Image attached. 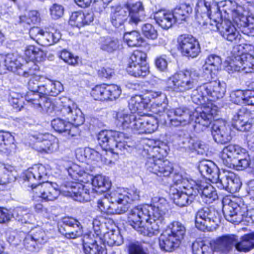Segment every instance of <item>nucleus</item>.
<instances>
[{
    "mask_svg": "<svg viewBox=\"0 0 254 254\" xmlns=\"http://www.w3.org/2000/svg\"><path fill=\"white\" fill-rule=\"evenodd\" d=\"M48 174L46 167L41 164L35 165L26 171L23 176L25 182H28L36 195L46 201H54L61 193L58 185L55 183L46 181L38 183L45 180Z\"/></svg>",
    "mask_w": 254,
    "mask_h": 254,
    "instance_id": "f257e3e1",
    "label": "nucleus"
},
{
    "mask_svg": "<svg viewBox=\"0 0 254 254\" xmlns=\"http://www.w3.org/2000/svg\"><path fill=\"white\" fill-rule=\"evenodd\" d=\"M167 200L164 197L155 196L152 198L149 204L138 205L132 208L129 212L127 217L128 224L135 230L139 228L144 222H147L153 216L155 210L158 213L163 208H168Z\"/></svg>",
    "mask_w": 254,
    "mask_h": 254,
    "instance_id": "f03ea898",
    "label": "nucleus"
},
{
    "mask_svg": "<svg viewBox=\"0 0 254 254\" xmlns=\"http://www.w3.org/2000/svg\"><path fill=\"white\" fill-rule=\"evenodd\" d=\"M200 73L196 69L191 68L180 71L169 77L166 88L168 91L176 92H186L193 88L197 84Z\"/></svg>",
    "mask_w": 254,
    "mask_h": 254,
    "instance_id": "7ed1b4c3",
    "label": "nucleus"
},
{
    "mask_svg": "<svg viewBox=\"0 0 254 254\" xmlns=\"http://www.w3.org/2000/svg\"><path fill=\"white\" fill-rule=\"evenodd\" d=\"M221 163L226 167H235L237 170H244L250 164V158L246 150L236 145H229L222 151Z\"/></svg>",
    "mask_w": 254,
    "mask_h": 254,
    "instance_id": "20e7f679",
    "label": "nucleus"
},
{
    "mask_svg": "<svg viewBox=\"0 0 254 254\" xmlns=\"http://www.w3.org/2000/svg\"><path fill=\"white\" fill-rule=\"evenodd\" d=\"M32 73L29 76H32L28 82V88L29 90L25 96V100L30 106L39 111L42 110V105L46 103L49 98L42 96L40 88L44 87V83H42L41 79L42 77L35 75L30 69L28 71Z\"/></svg>",
    "mask_w": 254,
    "mask_h": 254,
    "instance_id": "39448f33",
    "label": "nucleus"
},
{
    "mask_svg": "<svg viewBox=\"0 0 254 254\" xmlns=\"http://www.w3.org/2000/svg\"><path fill=\"white\" fill-rule=\"evenodd\" d=\"M195 221L196 227L200 230L210 231L215 229L220 221L219 214L214 209L203 207L196 212Z\"/></svg>",
    "mask_w": 254,
    "mask_h": 254,
    "instance_id": "423d86ee",
    "label": "nucleus"
},
{
    "mask_svg": "<svg viewBox=\"0 0 254 254\" xmlns=\"http://www.w3.org/2000/svg\"><path fill=\"white\" fill-rule=\"evenodd\" d=\"M71 101L66 97L55 99L52 101L50 98L43 105L42 110L38 112L52 114L55 113L58 116L64 117L68 121L72 118L70 116L73 109L70 106Z\"/></svg>",
    "mask_w": 254,
    "mask_h": 254,
    "instance_id": "0eeeda50",
    "label": "nucleus"
},
{
    "mask_svg": "<svg viewBox=\"0 0 254 254\" xmlns=\"http://www.w3.org/2000/svg\"><path fill=\"white\" fill-rule=\"evenodd\" d=\"M157 210H155L153 216L147 222H144L139 228L135 230L140 234L148 237L157 235L160 232L162 225L164 223L165 216L168 212V208L160 211L158 213Z\"/></svg>",
    "mask_w": 254,
    "mask_h": 254,
    "instance_id": "6e6552de",
    "label": "nucleus"
},
{
    "mask_svg": "<svg viewBox=\"0 0 254 254\" xmlns=\"http://www.w3.org/2000/svg\"><path fill=\"white\" fill-rule=\"evenodd\" d=\"M61 191L66 196H69L75 201L84 202L90 201V189L89 185L76 182H66L62 186Z\"/></svg>",
    "mask_w": 254,
    "mask_h": 254,
    "instance_id": "1a4fd4ad",
    "label": "nucleus"
},
{
    "mask_svg": "<svg viewBox=\"0 0 254 254\" xmlns=\"http://www.w3.org/2000/svg\"><path fill=\"white\" fill-rule=\"evenodd\" d=\"M225 69L229 73L241 71L245 73L254 72V57L249 54L235 57L228 62Z\"/></svg>",
    "mask_w": 254,
    "mask_h": 254,
    "instance_id": "9d476101",
    "label": "nucleus"
},
{
    "mask_svg": "<svg viewBox=\"0 0 254 254\" xmlns=\"http://www.w3.org/2000/svg\"><path fill=\"white\" fill-rule=\"evenodd\" d=\"M112 200L118 201L121 206L123 213L127 211L129 203L140 198V191L136 188L130 189H118L111 192Z\"/></svg>",
    "mask_w": 254,
    "mask_h": 254,
    "instance_id": "9b49d317",
    "label": "nucleus"
},
{
    "mask_svg": "<svg viewBox=\"0 0 254 254\" xmlns=\"http://www.w3.org/2000/svg\"><path fill=\"white\" fill-rule=\"evenodd\" d=\"M177 41L178 49L185 56L194 58L200 52L199 44L192 35L182 34L179 36Z\"/></svg>",
    "mask_w": 254,
    "mask_h": 254,
    "instance_id": "f8f14e48",
    "label": "nucleus"
},
{
    "mask_svg": "<svg viewBox=\"0 0 254 254\" xmlns=\"http://www.w3.org/2000/svg\"><path fill=\"white\" fill-rule=\"evenodd\" d=\"M196 18L197 21L209 17L214 14L215 18L221 16L219 7L214 0H199L195 7Z\"/></svg>",
    "mask_w": 254,
    "mask_h": 254,
    "instance_id": "ddd939ff",
    "label": "nucleus"
},
{
    "mask_svg": "<svg viewBox=\"0 0 254 254\" xmlns=\"http://www.w3.org/2000/svg\"><path fill=\"white\" fill-rule=\"evenodd\" d=\"M216 115V108L209 106L204 107L199 113L195 112L192 113V117L195 123L193 125L194 129L198 132L204 130L209 127L212 119Z\"/></svg>",
    "mask_w": 254,
    "mask_h": 254,
    "instance_id": "4468645a",
    "label": "nucleus"
},
{
    "mask_svg": "<svg viewBox=\"0 0 254 254\" xmlns=\"http://www.w3.org/2000/svg\"><path fill=\"white\" fill-rule=\"evenodd\" d=\"M252 116L250 111L242 107L234 115L232 126L241 131H249L254 124Z\"/></svg>",
    "mask_w": 254,
    "mask_h": 254,
    "instance_id": "2eb2a0df",
    "label": "nucleus"
},
{
    "mask_svg": "<svg viewBox=\"0 0 254 254\" xmlns=\"http://www.w3.org/2000/svg\"><path fill=\"white\" fill-rule=\"evenodd\" d=\"M247 211V206L244 204L239 205L234 202L224 204L223 212L226 219L231 223L238 224L243 221Z\"/></svg>",
    "mask_w": 254,
    "mask_h": 254,
    "instance_id": "dca6fc26",
    "label": "nucleus"
},
{
    "mask_svg": "<svg viewBox=\"0 0 254 254\" xmlns=\"http://www.w3.org/2000/svg\"><path fill=\"white\" fill-rule=\"evenodd\" d=\"M211 134L215 142L225 144L232 139L231 128L227 123L222 120L215 121L211 127Z\"/></svg>",
    "mask_w": 254,
    "mask_h": 254,
    "instance_id": "f3484780",
    "label": "nucleus"
},
{
    "mask_svg": "<svg viewBox=\"0 0 254 254\" xmlns=\"http://www.w3.org/2000/svg\"><path fill=\"white\" fill-rule=\"evenodd\" d=\"M147 170L159 176L168 177L173 171L172 164L168 160L149 158L145 164Z\"/></svg>",
    "mask_w": 254,
    "mask_h": 254,
    "instance_id": "a211bd4d",
    "label": "nucleus"
},
{
    "mask_svg": "<svg viewBox=\"0 0 254 254\" xmlns=\"http://www.w3.org/2000/svg\"><path fill=\"white\" fill-rule=\"evenodd\" d=\"M133 127L135 131L139 134L152 133L158 127V121L155 117L143 113V115H138Z\"/></svg>",
    "mask_w": 254,
    "mask_h": 254,
    "instance_id": "6ab92c4d",
    "label": "nucleus"
},
{
    "mask_svg": "<svg viewBox=\"0 0 254 254\" xmlns=\"http://www.w3.org/2000/svg\"><path fill=\"white\" fill-rule=\"evenodd\" d=\"M169 147L167 145L162 141L150 140L144 147L142 155L147 159L153 158L155 159H162L167 156Z\"/></svg>",
    "mask_w": 254,
    "mask_h": 254,
    "instance_id": "aec40b11",
    "label": "nucleus"
},
{
    "mask_svg": "<svg viewBox=\"0 0 254 254\" xmlns=\"http://www.w3.org/2000/svg\"><path fill=\"white\" fill-rule=\"evenodd\" d=\"M172 114H174V118L170 120L171 125L174 127L185 126L193 121L192 112L186 107L172 109L167 113L169 117L172 116Z\"/></svg>",
    "mask_w": 254,
    "mask_h": 254,
    "instance_id": "412c9836",
    "label": "nucleus"
},
{
    "mask_svg": "<svg viewBox=\"0 0 254 254\" xmlns=\"http://www.w3.org/2000/svg\"><path fill=\"white\" fill-rule=\"evenodd\" d=\"M174 203L180 207H185L190 204L194 200L197 190L192 188L183 189L179 190L177 189H171Z\"/></svg>",
    "mask_w": 254,
    "mask_h": 254,
    "instance_id": "4be33fe9",
    "label": "nucleus"
},
{
    "mask_svg": "<svg viewBox=\"0 0 254 254\" xmlns=\"http://www.w3.org/2000/svg\"><path fill=\"white\" fill-rule=\"evenodd\" d=\"M179 145L186 150L192 152H196L202 155L207 149L206 145L202 141L193 138L189 135L180 136L178 140Z\"/></svg>",
    "mask_w": 254,
    "mask_h": 254,
    "instance_id": "5701e85b",
    "label": "nucleus"
},
{
    "mask_svg": "<svg viewBox=\"0 0 254 254\" xmlns=\"http://www.w3.org/2000/svg\"><path fill=\"white\" fill-rule=\"evenodd\" d=\"M63 227L60 231L68 239H75L81 236L83 233L79 222L73 218H65L63 220Z\"/></svg>",
    "mask_w": 254,
    "mask_h": 254,
    "instance_id": "b1692460",
    "label": "nucleus"
},
{
    "mask_svg": "<svg viewBox=\"0 0 254 254\" xmlns=\"http://www.w3.org/2000/svg\"><path fill=\"white\" fill-rule=\"evenodd\" d=\"M219 32L225 40L235 44H240L242 36L230 20H222L219 27Z\"/></svg>",
    "mask_w": 254,
    "mask_h": 254,
    "instance_id": "393cba45",
    "label": "nucleus"
},
{
    "mask_svg": "<svg viewBox=\"0 0 254 254\" xmlns=\"http://www.w3.org/2000/svg\"><path fill=\"white\" fill-rule=\"evenodd\" d=\"M193 190L201 194L202 198L205 200L206 203H210L218 198V195L215 189L210 184L204 181H195V186H193Z\"/></svg>",
    "mask_w": 254,
    "mask_h": 254,
    "instance_id": "a878e982",
    "label": "nucleus"
},
{
    "mask_svg": "<svg viewBox=\"0 0 254 254\" xmlns=\"http://www.w3.org/2000/svg\"><path fill=\"white\" fill-rule=\"evenodd\" d=\"M203 84L208 100L215 101L224 96L226 92V85L224 83L214 80Z\"/></svg>",
    "mask_w": 254,
    "mask_h": 254,
    "instance_id": "bb28decb",
    "label": "nucleus"
},
{
    "mask_svg": "<svg viewBox=\"0 0 254 254\" xmlns=\"http://www.w3.org/2000/svg\"><path fill=\"white\" fill-rule=\"evenodd\" d=\"M5 69L11 71L16 74L27 77L31 72H27L25 70V66L22 65L16 56L13 54H8L4 56L2 63Z\"/></svg>",
    "mask_w": 254,
    "mask_h": 254,
    "instance_id": "cd10ccee",
    "label": "nucleus"
},
{
    "mask_svg": "<svg viewBox=\"0 0 254 254\" xmlns=\"http://www.w3.org/2000/svg\"><path fill=\"white\" fill-rule=\"evenodd\" d=\"M38 141L36 143V147L38 151L45 153H52L58 148L57 139L50 134L39 135Z\"/></svg>",
    "mask_w": 254,
    "mask_h": 254,
    "instance_id": "c85d7f7f",
    "label": "nucleus"
},
{
    "mask_svg": "<svg viewBox=\"0 0 254 254\" xmlns=\"http://www.w3.org/2000/svg\"><path fill=\"white\" fill-rule=\"evenodd\" d=\"M225 5L229 7L228 10L232 12L234 22L242 30L251 17H248L242 12V7L241 6H238L235 1L226 0Z\"/></svg>",
    "mask_w": 254,
    "mask_h": 254,
    "instance_id": "c756f323",
    "label": "nucleus"
},
{
    "mask_svg": "<svg viewBox=\"0 0 254 254\" xmlns=\"http://www.w3.org/2000/svg\"><path fill=\"white\" fill-rule=\"evenodd\" d=\"M123 133L113 130H102L98 134L97 139L99 145L106 150H110L114 146L116 138L122 137Z\"/></svg>",
    "mask_w": 254,
    "mask_h": 254,
    "instance_id": "7c9ffc66",
    "label": "nucleus"
},
{
    "mask_svg": "<svg viewBox=\"0 0 254 254\" xmlns=\"http://www.w3.org/2000/svg\"><path fill=\"white\" fill-rule=\"evenodd\" d=\"M238 236L235 235H226L217 238L213 242L215 251L227 253L231 251L237 242Z\"/></svg>",
    "mask_w": 254,
    "mask_h": 254,
    "instance_id": "2f4dec72",
    "label": "nucleus"
},
{
    "mask_svg": "<svg viewBox=\"0 0 254 254\" xmlns=\"http://www.w3.org/2000/svg\"><path fill=\"white\" fill-rule=\"evenodd\" d=\"M129 9L128 15L129 17V23L134 26H137L139 23L144 20L145 15L142 2L137 1L131 5H127V7Z\"/></svg>",
    "mask_w": 254,
    "mask_h": 254,
    "instance_id": "473e14b6",
    "label": "nucleus"
},
{
    "mask_svg": "<svg viewBox=\"0 0 254 254\" xmlns=\"http://www.w3.org/2000/svg\"><path fill=\"white\" fill-rule=\"evenodd\" d=\"M137 118L136 115L129 114L125 109H120L117 113L116 123L119 127L123 129L131 128L135 131L133 125Z\"/></svg>",
    "mask_w": 254,
    "mask_h": 254,
    "instance_id": "72a5a7b5",
    "label": "nucleus"
},
{
    "mask_svg": "<svg viewBox=\"0 0 254 254\" xmlns=\"http://www.w3.org/2000/svg\"><path fill=\"white\" fill-rule=\"evenodd\" d=\"M16 145L14 143V137L7 131L0 130V151L9 154L14 152Z\"/></svg>",
    "mask_w": 254,
    "mask_h": 254,
    "instance_id": "f704fd0d",
    "label": "nucleus"
},
{
    "mask_svg": "<svg viewBox=\"0 0 254 254\" xmlns=\"http://www.w3.org/2000/svg\"><path fill=\"white\" fill-rule=\"evenodd\" d=\"M111 204L107 198H100L97 200V206L101 211L110 214H122L121 206L118 201L114 202L112 200L111 193L110 194Z\"/></svg>",
    "mask_w": 254,
    "mask_h": 254,
    "instance_id": "c9c22d12",
    "label": "nucleus"
},
{
    "mask_svg": "<svg viewBox=\"0 0 254 254\" xmlns=\"http://www.w3.org/2000/svg\"><path fill=\"white\" fill-rule=\"evenodd\" d=\"M42 93V96L49 98L48 96H56L63 90L62 84L58 81H52L45 79L44 87L40 88Z\"/></svg>",
    "mask_w": 254,
    "mask_h": 254,
    "instance_id": "e433bc0d",
    "label": "nucleus"
},
{
    "mask_svg": "<svg viewBox=\"0 0 254 254\" xmlns=\"http://www.w3.org/2000/svg\"><path fill=\"white\" fill-rule=\"evenodd\" d=\"M156 23L164 29H168L175 22L172 13L165 10H160L154 14Z\"/></svg>",
    "mask_w": 254,
    "mask_h": 254,
    "instance_id": "4c0bfd02",
    "label": "nucleus"
},
{
    "mask_svg": "<svg viewBox=\"0 0 254 254\" xmlns=\"http://www.w3.org/2000/svg\"><path fill=\"white\" fill-rule=\"evenodd\" d=\"M111 183L109 178L102 175H97L94 177L93 185L90 189V195L94 191L102 193L106 192L111 188Z\"/></svg>",
    "mask_w": 254,
    "mask_h": 254,
    "instance_id": "58836bf2",
    "label": "nucleus"
},
{
    "mask_svg": "<svg viewBox=\"0 0 254 254\" xmlns=\"http://www.w3.org/2000/svg\"><path fill=\"white\" fill-rule=\"evenodd\" d=\"M236 249L241 253H248L254 249V231L243 236L235 244Z\"/></svg>",
    "mask_w": 254,
    "mask_h": 254,
    "instance_id": "ea45409f",
    "label": "nucleus"
},
{
    "mask_svg": "<svg viewBox=\"0 0 254 254\" xmlns=\"http://www.w3.org/2000/svg\"><path fill=\"white\" fill-rule=\"evenodd\" d=\"M99 45L101 50L113 53L120 47V42L117 38L111 36L101 37L99 39Z\"/></svg>",
    "mask_w": 254,
    "mask_h": 254,
    "instance_id": "a19ab883",
    "label": "nucleus"
},
{
    "mask_svg": "<svg viewBox=\"0 0 254 254\" xmlns=\"http://www.w3.org/2000/svg\"><path fill=\"white\" fill-rule=\"evenodd\" d=\"M129 9L120 6L116 7L114 11L111 13V21L114 26L119 28L127 19Z\"/></svg>",
    "mask_w": 254,
    "mask_h": 254,
    "instance_id": "79ce46f5",
    "label": "nucleus"
},
{
    "mask_svg": "<svg viewBox=\"0 0 254 254\" xmlns=\"http://www.w3.org/2000/svg\"><path fill=\"white\" fill-rule=\"evenodd\" d=\"M200 173L202 176L208 177L212 181L216 177L218 178L219 170L211 161H203L200 163L198 167Z\"/></svg>",
    "mask_w": 254,
    "mask_h": 254,
    "instance_id": "37998d69",
    "label": "nucleus"
},
{
    "mask_svg": "<svg viewBox=\"0 0 254 254\" xmlns=\"http://www.w3.org/2000/svg\"><path fill=\"white\" fill-rule=\"evenodd\" d=\"M51 124L53 128L57 132H66L72 136L75 135L74 130H76V127H72L67 120L66 121L58 118L54 119Z\"/></svg>",
    "mask_w": 254,
    "mask_h": 254,
    "instance_id": "c03bdc74",
    "label": "nucleus"
},
{
    "mask_svg": "<svg viewBox=\"0 0 254 254\" xmlns=\"http://www.w3.org/2000/svg\"><path fill=\"white\" fill-rule=\"evenodd\" d=\"M159 246L163 251L170 252L173 251L175 248L179 247V242H177L175 238L169 234V232H165L161 234L159 239Z\"/></svg>",
    "mask_w": 254,
    "mask_h": 254,
    "instance_id": "a18cd8bd",
    "label": "nucleus"
},
{
    "mask_svg": "<svg viewBox=\"0 0 254 254\" xmlns=\"http://www.w3.org/2000/svg\"><path fill=\"white\" fill-rule=\"evenodd\" d=\"M186 231V228L182 223L174 221L168 226V229L166 232H169V234L180 243L184 238Z\"/></svg>",
    "mask_w": 254,
    "mask_h": 254,
    "instance_id": "49530a36",
    "label": "nucleus"
},
{
    "mask_svg": "<svg viewBox=\"0 0 254 254\" xmlns=\"http://www.w3.org/2000/svg\"><path fill=\"white\" fill-rule=\"evenodd\" d=\"M101 240L104 244L109 246H120L123 243V239L119 231L113 230L105 233Z\"/></svg>",
    "mask_w": 254,
    "mask_h": 254,
    "instance_id": "de8ad7c7",
    "label": "nucleus"
},
{
    "mask_svg": "<svg viewBox=\"0 0 254 254\" xmlns=\"http://www.w3.org/2000/svg\"><path fill=\"white\" fill-rule=\"evenodd\" d=\"M193 254H213V244L206 241L194 242L192 245Z\"/></svg>",
    "mask_w": 254,
    "mask_h": 254,
    "instance_id": "09e8293b",
    "label": "nucleus"
},
{
    "mask_svg": "<svg viewBox=\"0 0 254 254\" xmlns=\"http://www.w3.org/2000/svg\"><path fill=\"white\" fill-rule=\"evenodd\" d=\"M127 70L129 74L136 77H145L149 72L148 65L144 64H128Z\"/></svg>",
    "mask_w": 254,
    "mask_h": 254,
    "instance_id": "8fccbe9b",
    "label": "nucleus"
},
{
    "mask_svg": "<svg viewBox=\"0 0 254 254\" xmlns=\"http://www.w3.org/2000/svg\"><path fill=\"white\" fill-rule=\"evenodd\" d=\"M147 105L144 103L142 96L135 95L131 97L128 101V107L132 113L137 112L141 114L147 108Z\"/></svg>",
    "mask_w": 254,
    "mask_h": 254,
    "instance_id": "3c124183",
    "label": "nucleus"
},
{
    "mask_svg": "<svg viewBox=\"0 0 254 254\" xmlns=\"http://www.w3.org/2000/svg\"><path fill=\"white\" fill-rule=\"evenodd\" d=\"M192 11L191 7L187 4H182L176 7L173 10L172 14L175 21L185 20L189 17Z\"/></svg>",
    "mask_w": 254,
    "mask_h": 254,
    "instance_id": "603ef678",
    "label": "nucleus"
},
{
    "mask_svg": "<svg viewBox=\"0 0 254 254\" xmlns=\"http://www.w3.org/2000/svg\"><path fill=\"white\" fill-rule=\"evenodd\" d=\"M124 39L127 45L130 47L140 46L144 41L140 33L136 31L125 33Z\"/></svg>",
    "mask_w": 254,
    "mask_h": 254,
    "instance_id": "864d4df0",
    "label": "nucleus"
},
{
    "mask_svg": "<svg viewBox=\"0 0 254 254\" xmlns=\"http://www.w3.org/2000/svg\"><path fill=\"white\" fill-rule=\"evenodd\" d=\"M191 99L193 102L200 104L208 100L204 84H202L193 90L191 94Z\"/></svg>",
    "mask_w": 254,
    "mask_h": 254,
    "instance_id": "5fc2aeb1",
    "label": "nucleus"
},
{
    "mask_svg": "<svg viewBox=\"0 0 254 254\" xmlns=\"http://www.w3.org/2000/svg\"><path fill=\"white\" fill-rule=\"evenodd\" d=\"M221 20V15L219 18H215L214 14L209 17V19H205L204 20L202 19L199 20V24L201 25L203 29H207L210 31H219V27H220L219 21Z\"/></svg>",
    "mask_w": 254,
    "mask_h": 254,
    "instance_id": "6e6d98bb",
    "label": "nucleus"
},
{
    "mask_svg": "<svg viewBox=\"0 0 254 254\" xmlns=\"http://www.w3.org/2000/svg\"><path fill=\"white\" fill-rule=\"evenodd\" d=\"M231 172L223 170L218 173V178L216 177L212 181L217 185V187L221 190H227L228 187L229 181Z\"/></svg>",
    "mask_w": 254,
    "mask_h": 254,
    "instance_id": "4d7b16f0",
    "label": "nucleus"
},
{
    "mask_svg": "<svg viewBox=\"0 0 254 254\" xmlns=\"http://www.w3.org/2000/svg\"><path fill=\"white\" fill-rule=\"evenodd\" d=\"M61 38L59 32L55 31L54 33L45 32L41 36L40 44L45 46H50L57 43Z\"/></svg>",
    "mask_w": 254,
    "mask_h": 254,
    "instance_id": "13d9d810",
    "label": "nucleus"
},
{
    "mask_svg": "<svg viewBox=\"0 0 254 254\" xmlns=\"http://www.w3.org/2000/svg\"><path fill=\"white\" fill-rule=\"evenodd\" d=\"M150 96L152 99H156L157 106L161 107V109H158V112H165L167 101L166 95L160 91H151Z\"/></svg>",
    "mask_w": 254,
    "mask_h": 254,
    "instance_id": "bf43d9fd",
    "label": "nucleus"
},
{
    "mask_svg": "<svg viewBox=\"0 0 254 254\" xmlns=\"http://www.w3.org/2000/svg\"><path fill=\"white\" fill-rule=\"evenodd\" d=\"M173 182L176 185H180L179 189H187L188 188H192L195 186V181L193 180H188L186 178H184L180 174H176L173 177Z\"/></svg>",
    "mask_w": 254,
    "mask_h": 254,
    "instance_id": "052dcab7",
    "label": "nucleus"
},
{
    "mask_svg": "<svg viewBox=\"0 0 254 254\" xmlns=\"http://www.w3.org/2000/svg\"><path fill=\"white\" fill-rule=\"evenodd\" d=\"M124 138V134L122 137L116 138L115 140L114 146L112 147L110 151L117 154L125 153V150L128 151L129 150L130 146L126 143L123 140Z\"/></svg>",
    "mask_w": 254,
    "mask_h": 254,
    "instance_id": "680f3d73",
    "label": "nucleus"
},
{
    "mask_svg": "<svg viewBox=\"0 0 254 254\" xmlns=\"http://www.w3.org/2000/svg\"><path fill=\"white\" fill-rule=\"evenodd\" d=\"M106 92V85H98L92 88L91 95L96 100L105 101L107 100Z\"/></svg>",
    "mask_w": 254,
    "mask_h": 254,
    "instance_id": "e2e57ef3",
    "label": "nucleus"
},
{
    "mask_svg": "<svg viewBox=\"0 0 254 254\" xmlns=\"http://www.w3.org/2000/svg\"><path fill=\"white\" fill-rule=\"evenodd\" d=\"M70 116L72 118L69 119L68 121L71 125H74V127L83 124L84 122V118L83 116L82 113L79 109L73 108Z\"/></svg>",
    "mask_w": 254,
    "mask_h": 254,
    "instance_id": "0e129e2a",
    "label": "nucleus"
},
{
    "mask_svg": "<svg viewBox=\"0 0 254 254\" xmlns=\"http://www.w3.org/2000/svg\"><path fill=\"white\" fill-rule=\"evenodd\" d=\"M241 185L242 183L239 178L234 173L231 172L230 173V177L227 191L231 193L236 192L239 191Z\"/></svg>",
    "mask_w": 254,
    "mask_h": 254,
    "instance_id": "69168bd1",
    "label": "nucleus"
},
{
    "mask_svg": "<svg viewBox=\"0 0 254 254\" xmlns=\"http://www.w3.org/2000/svg\"><path fill=\"white\" fill-rule=\"evenodd\" d=\"M147 55L145 53L141 51H135L131 55L128 64H147L146 59Z\"/></svg>",
    "mask_w": 254,
    "mask_h": 254,
    "instance_id": "338daca9",
    "label": "nucleus"
},
{
    "mask_svg": "<svg viewBox=\"0 0 254 254\" xmlns=\"http://www.w3.org/2000/svg\"><path fill=\"white\" fill-rule=\"evenodd\" d=\"M142 34L147 38L155 39L158 36L157 30L149 23L144 24L141 27Z\"/></svg>",
    "mask_w": 254,
    "mask_h": 254,
    "instance_id": "774afa93",
    "label": "nucleus"
}]
</instances>
